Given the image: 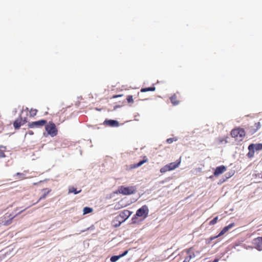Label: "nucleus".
<instances>
[{"label": "nucleus", "mask_w": 262, "mask_h": 262, "mask_svg": "<svg viewBox=\"0 0 262 262\" xmlns=\"http://www.w3.org/2000/svg\"><path fill=\"white\" fill-rule=\"evenodd\" d=\"M149 209L147 205H144L141 208L138 209L136 211V214L132 219V222L133 224H136L137 223L138 217H142V220L145 219L148 215Z\"/></svg>", "instance_id": "1"}, {"label": "nucleus", "mask_w": 262, "mask_h": 262, "mask_svg": "<svg viewBox=\"0 0 262 262\" xmlns=\"http://www.w3.org/2000/svg\"><path fill=\"white\" fill-rule=\"evenodd\" d=\"M181 162V158L180 157L176 162L170 163L168 164L165 165L160 169V172L161 173H165L167 171L172 170L180 165Z\"/></svg>", "instance_id": "2"}, {"label": "nucleus", "mask_w": 262, "mask_h": 262, "mask_svg": "<svg viewBox=\"0 0 262 262\" xmlns=\"http://www.w3.org/2000/svg\"><path fill=\"white\" fill-rule=\"evenodd\" d=\"M136 189L137 188L135 186L127 187L121 186L119 187L118 191L119 193L127 195L134 194L136 191Z\"/></svg>", "instance_id": "3"}, {"label": "nucleus", "mask_w": 262, "mask_h": 262, "mask_svg": "<svg viewBox=\"0 0 262 262\" xmlns=\"http://www.w3.org/2000/svg\"><path fill=\"white\" fill-rule=\"evenodd\" d=\"M45 129L48 134L51 137L56 136L58 134V129L53 122H49L45 125Z\"/></svg>", "instance_id": "4"}, {"label": "nucleus", "mask_w": 262, "mask_h": 262, "mask_svg": "<svg viewBox=\"0 0 262 262\" xmlns=\"http://www.w3.org/2000/svg\"><path fill=\"white\" fill-rule=\"evenodd\" d=\"M245 130L241 127H237L232 129L231 132V136L233 138H243L245 136Z\"/></svg>", "instance_id": "5"}, {"label": "nucleus", "mask_w": 262, "mask_h": 262, "mask_svg": "<svg viewBox=\"0 0 262 262\" xmlns=\"http://www.w3.org/2000/svg\"><path fill=\"white\" fill-rule=\"evenodd\" d=\"M132 213V211L128 210H124L121 211L119 214L117 216V219L124 222L130 216Z\"/></svg>", "instance_id": "6"}, {"label": "nucleus", "mask_w": 262, "mask_h": 262, "mask_svg": "<svg viewBox=\"0 0 262 262\" xmlns=\"http://www.w3.org/2000/svg\"><path fill=\"white\" fill-rule=\"evenodd\" d=\"M47 124V121L45 120H40L37 121H34L30 122L28 124V127L29 128H39Z\"/></svg>", "instance_id": "7"}, {"label": "nucleus", "mask_w": 262, "mask_h": 262, "mask_svg": "<svg viewBox=\"0 0 262 262\" xmlns=\"http://www.w3.org/2000/svg\"><path fill=\"white\" fill-rule=\"evenodd\" d=\"M184 252H186L187 256L183 262H189L190 259L195 256V254L192 252V248L185 249Z\"/></svg>", "instance_id": "8"}, {"label": "nucleus", "mask_w": 262, "mask_h": 262, "mask_svg": "<svg viewBox=\"0 0 262 262\" xmlns=\"http://www.w3.org/2000/svg\"><path fill=\"white\" fill-rule=\"evenodd\" d=\"M27 122V119L25 118L24 119L21 117L17 118L13 123V126L15 129H18L21 125L24 124Z\"/></svg>", "instance_id": "9"}, {"label": "nucleus", "mask_w": 262, "mask_h": 262, "mask_svg": "<svg viewBox=\"0 0 262 262\" xmlns=\"http://www.w3.org/2000/svg\"><path fill=\"white\" fill-rule=\"evenodd\" d=\"M227 170V167L224 165H221L217 167L213 172L214 177H218L220 174L223 173Z\"/></svg>", "instance_id": "10"}, {"label": "nucleus", "mask_w": 262, "mask_h": 262, "mask_svg": "<svg viewBox=\"0 0 262 262\" xmlns=\"http://www.w3.org/2000/svg\"><path fill=\"white\" fill-rule=\"evenodd\" d=\"M103 124L106 126L118 127L119 126V122L115 120L106 119Z\"/></svg>", "instance_id": "11"}, {"label": "nucleus", "mask_w": 262, "mask_h": 262, "mask_svg": "<svg viewBox=\"0 0 262 262\" xmlns=\"http://www.w3.org/2000/svg\"><path fill=\"white\" fill-rule=\"evenodd\" d=\"M253 244L255 248L258 250H262V237H258L253 239Z\"/></svg>", "instance_id": "12"}, {"label": "nucleus", "mask_w": 262, "mask_h": 262, "mask_svg": "<svg viewBox=\"0 0 262 262\" xmlns=\"http://www.w3.org/2000/svg\"><path fill=\"white\" fill-rule=\"evenodd\" d=\"M180 95L179 93L173 94L170 97V100L173 105H177L180 103Z\"/></svg>", "instance_id": "13"}, {"label": "nucleus", "mask_w": 262, "mask_h": 262, "mask_svg": "<svg viewBox=\"0 0 262 262\" xmlns=\"http://www.w3.org/2000/svg\"><path fill=\"white\" fill-rule=\"evenodd\" d=\"M148 159L147 158V157L146 156H144L143 157V160L140 161L139 162H138V163H137L136 164H134L131 165H130V168H136L137 167H139L141 166L142 165H143L144 163L148 162Z\"/></svg>", "instance_id": "14"}, {"label": "nucleus", "mask_w": 262, "mask_h": 262, "mask_svg": "<svg viewBox=\"0 0 262 262\" xmlns=\"http://www.w3.org/2000/svg\"><path fill=\"white\" fill-rule=\"evenodd\" d=\"M234 226V223H231L229 224V225L225 227L222 231L220 232V233L218 234V236H222L224 235L225 233H226L229 229H230L231 228H232Z\"/></svg>", "instance_id": "15"}, {"label": "nucleus", "mask_w": 262, "mask_h": 262, "mask_svg": "<svg viewBox=\"0 0 262 262\" xmlns=\"http://www.w3.org/2000/svg\"><path fill=\"white\" fill-rule=\"evenodd\" d=\"M128 253V251L126 250L124 251L122 254L119 255H114L111 257V261L112 262H115L117 260H118L120 258L126 255Z\"/></svg>", "instance_id": "16"}, {"label": "nucleus", "mask_w": 262, "mask_h": 262, "mask_svg": "<svg viewBox=\"0 0 262 262\" xmlns=\"http://www.w3.org/2000/svg\"><path fill=\"white\" fill-rule=\"evenodd\" d=\"M42 191L43 192V193L42 195L40 196V198L38 199L37 203H38L41 200L45 199L47 195L51 191V190L48 188H45L43 189Z\"/></svg>", "instance_id": "17"}, {"label": "nucleus", "mask_w": 262, "mask_h": 262, "mask_svg": "<svg viewBox=\"0 0 262 262\" xmlns=\"http://www.w3.org/2000/svg\"><path fill=\"white\" fill-rule=\"evenodd\" d=\"M249 152L247 154V157L249 158H252L254 155V149L253 148L252 145H249L248 146Z\"/></svg>", "instance_id": "18"}, {"label": "nucleus", "mask_w": 262, "mask_h": 262, "mask_svg": "<svg viewBox=\"0 0 262 262\" xmlns=\"http://www.w3.org/2000/svg\"><path fill=\"white\" fill-rule=\"evenodd\" d=\"M17 215H12L11 214H10L9 215V219L7 220H5L4 222H3V225L4 226H8L9 225H10L12 223V220Z\"/></svg>", "instance_id": "19"}, {"label": "nucleus", "mask_w": 262, "mask_h": 262, "mask_svg": "<svg viewBox=\"0 0 262 262\" xmlns=\"http://www.w3.org/2000/svg\"><path fill=\"white\" fill-rule=\"evenodd\" d=\"M6 147L1 145L0 146V158H4L6 157V155L5 154V152L6 150Z\"/></svg>", "instance_id": "20"}, {"label": "nucleus", "mask_w": 262, "mask_h": 262, "mask_svg": "<svg viewBox=\"0 0 262 262\" xmlns=\"http://www.w3.org/2000/svg\"><path fill=\"white\" fill-rule=\"evenodd\" d=\"M81 191V189L77 191L76 188L74 187H70L69 188V193H74V194H76L80 193Z\"/></svg>", "instance_id": "21"}, {"label": "nucleus", "mask_w": 262, "mask_h": 262, "mask_svg": "<svg viewBox=\"0 0 262 262\" xmlns=\"http://www.w3.org/2000/svg\"><path fill=\"white\" fill-rule=\"evenodd\" d=\"M122 222H121L120 220L117 219V216L115 217V219L112 221V224L114 227H119Z\"/></svg>", "instance_id": "22"}, {"label": "nucleus", "mask_w": 262, "mask_h": 262, "mask_svg": "<svg viewBox=\"0 0 262 262\" xmlns=\"http://www.w3.org/2000/svg\"><path fill=\"white\" fill-rule=\"evenodd\" d=\"M250 145H253V148L255 149L256 150H260L262 149V144L258 143V144H251Z\"/></svg>", "instance_id": "23"}, {"label": "nucleus", "mask_w": 262, "mask_h": 262, "mask_svg": "<svg viewBox=\"0 0 262 262\" xmlns=\"http://www.w3.org/2000/svg\"><path fill=\"white\" fill-rule=\"evenodd\" d=\"M156 90V88L155 86H151V87H149V88H142L141 89L140 91L141 92H148V91H155Z\"/></svg>", "instance_id": "24"}, {"label": "nucleus", "mask_w": 262, "mask_h": 262, "mask_svg": "<svg viewBox=\"0 0 262 262\" xmlns=\"http://www.w3.org/2000/svg\"><path fill=\"white\" fill-rule=\"evenodd\" d=\"M15 177H17V179L19 180H24L27 178L25 177V174L24 173L17 172L15 175Z\"/></svg>", "instance_id": "25"}, {"label": "nucleus", "mask_w": 262, "mask_h": 262, "mask_svg": "<svg viewBox=\"0 0 262 262\" xmlns=\"http://www.w3.org/2000/svg\"><path fill=\"white\" fill-rule=\"evenodd\" d=\"M93 211V209L92 208L85 207L83 208V214H86L89 213H91Z\"/></svg>", "instance_id": "26"}, {"label": "nucleus", "mask_w": 262, "mask_h": 262, "mask_svg": "<svg viewBox=\"0 0 262 262\" xmlns=\"http://www.w3.org/2000/svg\"><path fill=\"white\" fill-rule=\"evenodd\" d=\"M126 100L129 104H133L134 102L132 95H128L126 97Z\"/></svg>", "instance_id": "27"}, {"label": "nucleus", "mask_w": 262, "mask_h": 262, "mask_svg": "<svg viewBox=\"0 0 262 262\" xmlns=\"http://www.w3.org/2000/svg\"><path fill=\"white\" fill-rule=\"evenodd\" d=\"M37 112V110L36 109L31 108L30 111V117H34L36 115Z\"/></svg>", "instance_id": "28"}, {"label": "nucleus", "mask_w": 262, "mask_h": 262, "mask_svg": "<svg viewBox=\"0 0 262 262\" xmlns=\"http://www.w3.org/2000/svg\"><path fill=\"white\" fill-rule=\"evenodd\" d=\"M178 140V139L177 138H170L166 140V142L168 144H171L173 141H177Z\"/></svg>", "instance_id": "29"}, {"label": "nucleus", "mask_w": 262, "mask_h": 262, "mask_svg": "<svg viewBox=\"0 0 262 262\" xmlns=\"http://www.w3.org/2000/svg\"><path fill=\"white\" fill-rule=\"evenodd\" d=\"M217 220H218V217L216 216L213 220H212L211 221H210L209 225H213L217 223Z\"/></svg>", "instance_id": "30"}, {"label": "nucleus", "mask_w": 262, "mask_h": 262, "mask_svg": "<svg viewBox=\"0 0 262 262\" xmlns=\"http://www.w3.org/2000/svg\"><path fill=\"white\" fill-rule=\"evenodd\" d=\"M123 96V95H122V94L114 95V96H112V97H111V99H112V98H118V97H122Z\"/></svg>", "instance_id": "31"}, {"label": "nucleus", "mask_w": 262, "mask_h": 262, "mask_svg": "<svg viewBox=\"0 0 262 262\" xmlns=\"http://www.w3.org/2000/svg\"><path fill=\"white\" fill-rule=\"evenodd\" d=\"M219 236H218V235H216V236H211V237L209 238V240H210V241H213V240L215 239V238H216L219 237Z\"/></svg>", "instance_id": "32"}, {"label": "nucleus", "mask_w": 262, "mask_h": 262, "mask_svg": "<svg viewBox=\"0 0 262 262\" xmlns=\"http://www.w3.org/2000/svg\"><path fill=\"white\" fill-rule=\"evenodd\" d=\"M233 173H234L233 172H232V173H230L229 174V176L228 177V178H230V177H231L233 174Z\"/></svg>", "instance_id": "33"}, {"label": "nucleus", "mask_w": 262, "mask_h": 262, "mask_svg": "<svg viewBox=\"0 0 262 262\" xmlns=\"http://www.w3.org/2000/svg\"><path fill=\"white\" fill-rule=\"evenodd\" d=\"M29 134H31V135H32V134H33V132H32V131L29 132Z\"/></svg>", "instance_id": "34"}, {"label": "nucleus", "mask_w": 262, "mask_h": 262, "mask_svg": "<svg viewBox=\"0 0 262 262\" xmlns=\"http://www.w3.org/2000/svg\"><path fill=\"white\" fill-rule=\"evenodd\" d=\"M22 212H23V211H20V212L19 213H18V214H19V213H20Z\"/></svg>", "instance_id": "35"}]
</instances>
